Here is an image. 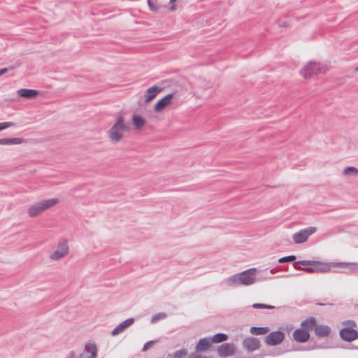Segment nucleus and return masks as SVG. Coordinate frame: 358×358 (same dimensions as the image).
I'll return each instance as SVG.
<instances>
[{
    "instance_id": "obj_2",
    "label": "nucleus",
    "mask_w": 358,
    "mask_h": 358,
    "mask_svg": "<svg viewBox=\"0 0 358 358\" xmlns=\"http://www.w3.org/2000/svg\"><path fill=\"white\" fill-rule=\"evenodd\" d=\"M131 129L130 124L126 123L122 116H119L114 124L108 130V136L113 143L119 142L123 137L122 131H129Z\"/></svg>"
},
{
    "instance_id": "obj_13",
    "label": "nucleus",
    "mask_w": 358,
    "mask_h": 358,
    "mask_svg": "<svg viewBox=\"0 0 358 358\" xmlns=\"http://www.w3.org/2000/svg\"><path fill=\"white\" fill-rule=\"evenodd\" d=\"M235 346L232 343H223L217 348V353L219 356L227 357L231 356L234 354Z\"/></svg>"
},
{
    "instance_id": "obj_5",
    "label": "nucleus",
    "mask_w": 358,
    "mask_h": 358,
    "mask_svg": "<svg viewBox=\"0 0 358 358\" xmlns=\"http://www.w3.org/2000/svg\"><path fill=\"white\" fill-rule=\"evenodd\" d=\"M343 324L345 327L339 331V336L343 341L352 342L358 338V331L354 329V327H356V323L354 320H345Z\"/></svg>"
},
{
    "instance_id": "obj_21",
    "label": "nucleus",
    "mask_w": 358,
    "mask_h": 358,
    "mask_svg": "<svg viewBox=\"0 0 358 358\" xmlns=\"http://www.w3.org/2000/svg\"><path fill=\"white\" fill-rule=\"evenodd\" d=\"M25 142L22 138H0V145H16Z\"/></svg>"
},
{
    "instance_id": "obj_40",
    "label": "nucleus",
    "mask_w": 358,
    "mask_h": 358,
    "mask_svg": "<svg viewBox=\"0 0 358 358\" xmlns=\"http://www.w3.org/2000/svg\"><path fill=\"white\" fill-rule=\"evenodd\" d=\"M317 305H319V306H324V303H317Z\"/></svg>"
},
{
    "instance_id": "obj_20",
    "label": "nucleus",
    "mask_w": 358,
    "mask_h": 358,
    "mask_svg": "<svg viewBox=\"0 0 358 358\" xmlns=\"http://www.w3.org/2000/svg\"><path fill=\"white\" fill-rule=\"evenodd\" d=\"M132 122L136 129H141L145 126L146 120L141 115L134 114L132 116Z\"/></svg>"
},
{
    "instance_id": "obj_32",
    "label": "nucleus",
    "mask_w": 358,
    "mask_h": 358,
    "mask_svg": "<svg viewBox=\"0 0 358 358\" xmlns=\"http://www.w3.org/2000/svg\"><path fill=\"white\" fill-rule=\"evenodd\" d=\"M15 124L13 122H0V131L6 129L11 126H15Z\"/></svg>"
},
{
    "instance_id": "obj_24",
    "label": "nucleus",
    "mask_w": 358,
    "mask_h": 358,
    "mask_svg": "<svg viewBox=\"0 0 358 358\" xmlns=\"http://www.w3.org/2000/svg\"><path fill=\"white\" fill-rule=\"evenodd\" d=\"M358 174V169L354 166H347L343 170V175L353 176Z\"/></svg>"
},
{
    "instance_id": "obj_10",
    "label": "nucleus",
    "mask_w": 358,
    "mask_h": 358,
    "mask_svg": "<svg viewBox=\"0 0 358 358\" xmlns=\"http://www.w3.org/2000/svg\"><path fill=\"white\" fill-rule=\"evenodd\" d=\"M243 348L248 352H252L260 348L259 338L255 337H247L242 342Z\"/></svg>"
},
{
    "instance_id": "obj_1",
    "label": "nucleus",
    "mask_w": 358,
    "mask_h": 358,
    "mask_svg": "<svg viewBox=\"0 0 358 358\" xmlns=\"http://www.w3.org/2000/svg\"><path fill=\"white\" fill-rule=\"evenodd\" d=\"M313 266L315 273L329 272L332 267H348L350 269L349 271H341V273L358 274V264L356 263L315 261Z\"/></svg>"
},
{
    "instance_id": "obj_6",
    "label": "nucleus",
    "mask_w": 358,
    "mask_h": 358,
    "mask_svg": "<svg viewBox=\"0 0 358 358\" xmlns=\"http://www.w3.org/2000/svg\"><path fill=\"white\" fill-rule=\"evenodd\" d=\"M324 72V69L321 66L320 63L313 61H310L307 65L302 68L299 71L300 75L305 78H310L313 76Z\"/></svg>"
},
{
    "instance_id": "obj_38",
    "label": "nucleus",
    "mask_w": 358,
    "mask_h": 358,
    "mask_svg": "<svg viewBox=\"0 0 358 358\" xmlns=\"http://www.w3.org/2000/svg\"><path fill=\"white\" fill-rule=\"evenodd\" d=\"M282 354V352H276V353H273L272 355H271V356H278V355H280Z\"/></svg>"
},
{
    "instance_id": "obj_26",
    "label": "nucleus",
    "mask_w": 358,
    "mask_h": 358,
    "mask_svg": "<svg viewBox=\"0 0 358 358\" xmlns=\"http://www.w3.org/2000/svg\"><path fill=\"white\" fill-rule=\"evenodd\" d=\"M167 317V315L165 313H159L157 314L154 315L151 317V323L154 324L156 323L159 320L165 319Z\"/></svg>"
},
{
    "instance_id": "obj_35",
    "label": "nucleus",
    "mask_w": 358,
    "mask_h": 358,
    "mask_svg": "<svg viewBox=\"0 0 358 358\" xmlns=\"http://www.w3.org/2000/svg\"><path fill=\"white\" fill-rule=\"evenodd\" d=\"M188 358H214L213 356H202L196 353H191Z\"/></svg>"
},
{
    "instance_id": "obj_8",
    "label": "nucleus",
    "mask_w": 358,
    "mask_h": 358,
    "mask_svg": "<svg viewBox=\"0 0 358 358\" xmlns=\"http://www.w3.org/2000/svg\"><path fill=\"white\" fill-rule=\"evenodd\" d=\"M317 231L316 227H309L301 229L293 234L292 238L295 243L300 244L306 242L309 236Z\"/></svg>"
},
{
    "instance_id": "obj_9",
    "label": "nucleus",
    "mask_w": 358,
    "mask_h": 358,
    "mask_svg": "<svg viewBox=\"0 0 358 358\" xmlns=\"http://www.w3.org/2000/svg\"><path fill=\"white\" fill-rule=\"evenodd\" d=\"M69 252V246L66 241L60 242L57 246V248L53 253L50 256L52 260H59L64 257Z\"/></svg>"
},
{
    "instance_id": "obj_17",
    "label": "nucleus",
    "mask_w": 358,
    "mask_h": 358,
    "mask_svg": "<svg viewBox=\"0 0 358 358\" xmlns=\"http://www.w3.org/2000/svg\"><path fill=\"white\" fill-rule=\"evenodd\" d=\"M212 346V343L209 337H205L199 340L195 350L196 352H205Z\"/></svg>"
},
{
    "instance_id": "obj_14",
    "label": "nucleus",
    "mask_w": 358,
    "mask_h": 358,
    "mask_svg": "<svg viewBox=\"0 0 358 358\" xmlns=\"http://www.w3.org/2000/svg\"><path fill=\"white\" fill-rule=\"evenodd\" d=\"M134 322V318L130 317L120 323L111 332L112 336H117L124 331L128 327Z\"/></svg>"
},
{
    "instance_id": "obj_25",
    "label": "nucleus",
    "mask_w": 358,
    "mask_h": 358,
    "mask_svg": "<svg viewBox=\"0 0 358 358\" xmlns=\"http://www.w3.org/2000/svg\"><path fill=\"white\" fill-rule=\"evenodd\" d=\"M252 308H255V309H269V310H271V309H275V307L273 306H271V305H267V304H264V303H254L251 306Z\"/></svg>"
},
{
    "instance_id": "obj_39",
    "label": "nucleus",
    "mask_w": 358,
    "mask_h": 358,
    "mask_svg": "<svg viewBox=\"0 0 358 358\" xmlns=\"http://www.w3.org/2000/svg\"><path fill=\"white\" fill-rule=\"evenodd\" d=\"M79 358H86V356L83 353V354H81L79 357Z\"/></svg>"
},
{
    "instance_id": "obj_41",
    "label": "nucleus",
    "mask_w": 358,
    "mask_h": 358,
    "mask_svg": "<svg viewBox=\"0 0 358 358\" xmlns=\"http://www.w3.org/2000/svg\"><path fill=\"white\" fill-rule=\"evenodd\" d=\"M357 71H358V68H357Z\"/></svg>"
},
{
    "instance_id": "obj_11",
    "label": "nucleus",
    "mask_w": 358,
    "mask_h": 358,
    "mask_svg": "<svg viewBox=\"0 0 358 358\" xmlns=\"http://www.w3.org/2000/svg\"><path fill=\"white\" fill-rule=\"evenodd\" d=\"M310 333L306 329L301 327L294 331L292 334L293 339L297 343H303L310 339Z\"/></svg>"
},
{
    "instance_id": "obj_27",
    "label": "nucleus",
    "mask_w": 358,
    "mask_h": 358,
    "mask_svg": "<svg viewBox=\"0 0 358 358\" xmlns=\"http://www.w3.org/2000/svg\"><path fill=\"white\" fill-rule=\"evenodd\" d=\"M325 347L322 345H317V344H313V345H309L308 346H306V348H299L297 349V350H306V351H309V350H315V349H321V348H324Z\"/></svg>"
},
{
    "instance_id": "obj_22",
    "label": "nucleus",
    "mask_w": 358,
    "mask_h": 358,
    "mask_svg": "<svg viewBox=\"0 0 358 358\" xmlns=\"http://www.w3.org/2000/svg\"><path fill=\"white\" fill-rule=\"evenodd\" d=\"M269 331L268 327H252L250 329V334L255 336L265 335Z\"/></svg>"
},
{
    "instance_id": "obj_28",
    "label": "nucleus",
    "mask_w": 358,
    "mask_h": 358,
    "mask_svg": "<svg viewBox=\"0 0 358 358\" xmlns=\"http://www.w3.org/2000/svg\"><path fill=\"white\" fill-rule=\"evenodd\" d=\"M294 268L297 271H303L309 273H315L314 266H294Z\"/></svg>"
},
{
    "instance_id": "obj_34",
    "label": "nucleus",
    "mask_w": 358,
    "mask_h": 358,
    "mask_svg": "<svg viewBox=\"0 0 358 358\" xmlns=\"http://www.w3.org/2000/svg\"><path fill=\"white\" fill-rule=\"evenodd\" d=\"M16 67L15 66H10L9 67H5L0 69V77L3 74L8 73L10 70H13Z\"/></svg>"
},
{
    "instance_id": "obj_12",
    "label": "nucleus",
    "mask_w": 358,
    "mask_h": 358,
    "mask_svg": "<svg viewBox=\"0 0 358 358\" xmlns=\"http://www.w3.org/2000/svg\"><path fill=\"white\" fill-rule=\"evenodd\" d=\"M173 98V94L170 93L160 99L157 101L155 105V110L157 113L161 112L163 110L166 106H168L171 103Z\"/></svg>"
},
{
    "instance_id": "obj_4",
    "label": "nucleus",
    "mask_w": 358,
    "mask_h": 358,
    "mask_svg": "<svg viewBox=\"0 0 358 358\" xmlns=\"http://www.w3.org/2000/svg\"><path fill=\"white\" fill-rule=\"evenodd\" d=\"M59 203L57 198H52L49 199L42 200L32 206L28 209L29 217H34L39 215L45 210L54 206Z\"/></svg>"
},
{
    "instance_id": "obj_29",
    "label": "nucleus",
    "mask_w": 358,
    "mask_h": 358,
    "mask_svg": "<svg viewBox=\"0 0 358 358\" xmlns=\"http://www.w3.org/2000/svg\"><path fill=\"white\" fill-rule=\"evenodd\" d=\"M296 257L295 255H289L286 257H281L278 259L279 263H285L295 261Z\"/></svg>"
},
{
    "instance_id": "obj_7",
    "label": "nucleus",
    "mask_w": 358,
    "mask_h": 358,
    "mask_svg": "<svg viewBox=\"0 0 358 358\" xmlns=\"http://www.w3.org/2000/svg\"><path fill=\"white\" fill-rule=\"evenodd\" d=\"M284 332L280 330L273 331L266 336L264 342L267 345L275 346L280 344L285 340Z\"/></svg>"
},
{
    "instance_id": "obj_18",
    "label": "nucleus",
    "mask_w": 358,
    "mask_h": 358,
    "mask_svg": "<svg viewBox=\"0 0 358 358\" xmlns=\"http://www.w3.org/2000/svg\"><path fill=\"white\" fill-rule=\"evenodd\" d=\"M38 91L32 89H20L17 91L20 96L26 98L27 99H32L36 98L38 94Z\"/></svg>"
},
{
    "instance_id": "obj_19",
    "label": "nucleus",
    "mask_w": 358,
    "mask_h": 358,
    "mask_svg": "<svg viewBox=\"0 0 358 358\" xmlns=\"http://www.w3.org/2000/svg\"><path fill=\"white\" fill-rule=\"evenodd\" d=\"M316 320L314 317H308L303 321H302L301 326V328L303 329H306L307 331H309V330L314 329L316 327Z\"/></svg>"
},
{
    "instance_id": "obj_16",
    "label": "nucleus",
    "mask_w": 358,
    "mask_h": 358,
    "mask_svg": "<svg viewBox=\"0 0 358 358\" xmlns=\"http://www.w3.org/2000/svg\"><path fill=\"white\" fill-rule=\"evenodd\" d=\"M314 331L318 338H324L331 335V329L325 324H317Z\"/></svg>"
},
{
    "instance_id": "obj_30",
    "label": "nucleus",
    "mask_w": 358,
    "mask_h": 358,
    "mask_svg": "<svg viewBox=\"0 0 358 358\" xmlns=\"http://www.w3.org/2000/svg\"><path fill=\"white\" fill-rule=\"evenodd\" d=\"M187 354V350L185 349V348H182L180 350H176L174 352L173 356H174L175 358H182L185 356H186Z\"/></svg>"
},
{
    "instance_id": "obj_31",
    "label": "nucleus",
    "mask_w": 358,
    "mask_h": 358,
    "mask_svg": "<svg viewBox=\"0 0 358 358\" xmlns=\"http://www.w3.org/2000/svg\"><path fill=\"white\" fill-rule=\"evenodd\" d=\"M314 262H315V260H299V261L296 262L295 264L305 266H313Z\"/></svg>"
},
{
    "instance_id": "obj_15",
    "label": "nucleus",
    "mask_w": 358,
    "mask_h": 358,
    "mask_svg": "<svg viewBox=\"0 0 358 358\" xmlns=\"http://www.w3.org/2000/svg\"><path fill=\"white\" fill-rule=\"evenodd\" d=\"M162 91V88L160 87H158L157 85H153L150 87H149L145 94V103H149L158 95L159 92Z\"/></svg>"
},
{
    "instance_id": "obj_37",
    "label": "nucleus",
    "mask_w": 358,
    "mask_h": 358,
    "mask_svg": "<svg viewBox=\"0 0 358 358\" xmlns=\"http://www.w3.org/2000/svg\"><path fill=\"white\" fill-rule=\"evenodd\" d=\"M279 26L280 27H287L288 25L285 22H281L280 21L279 23H278Z\"/></svg>"
},
{
    "instance_id": "obj_33",
    "label": "nucleus",
    "mask_w": 358,
    "mask_h": 358,
    "mask_svg": "<svg viewBox=\"0 0 358 358\" xmlns=\"http://www.w3.org/2000/svg\"><path fill=\"white\" fill-rule=\"evenodd\" d=\"M157 341H148L146 342L143 347V349H142V351L143 352H145L147 351L148 350H149L153 345L155 343H156Z\"/></svg>"
},
{
    "instance_id": "obj_3",
    "label": "nucleus",
    "mask_w": 358,
    "mask_h": 358,
    "mask_svg": "<svg viewBox=\"0 0 358 358\" xmlns=\"http://www.w3.org/2000/svg\"><path fill=\"white\" fill-rule=\"evenodd\" d=\"M255 268L247 269L230 276L229 281L231 284L236 285H250L255 282Z\"/></svg>"
},
{
    "instance_id": "obj_23",
    "label": "nucleus",
    "mask_w": 358,
    "mask_h": 358,
    "mask_svg": "<svg viewBox=\"0 0 358 358\" xmlns=\"http://www.w3.org/2000/svg\"><path fill=\"white\" fill-rule=\"evenodd\" d=\"M209 338L210 339V342L213 344L224 342L228 340L229 336L224 333H217Z\"/></svg>"
},
{
    "instance_id": "obj_36",
    "label": "nucleus",
    "mask_w": 358,
    "mask_h": 358,
    "mask_svg": "<svg viewBox=\"0 0 358 358\" xmlns=\"http://www.w3.org/2000/svg\"><path fill=\"white\" fill-rule=\"evenodd\" d=\"M177 0H170L169 1V3L171 4V7H170V10L171 11H174L176 10V5L174 4V3Z\"/></svg>"
}]
</instances>
